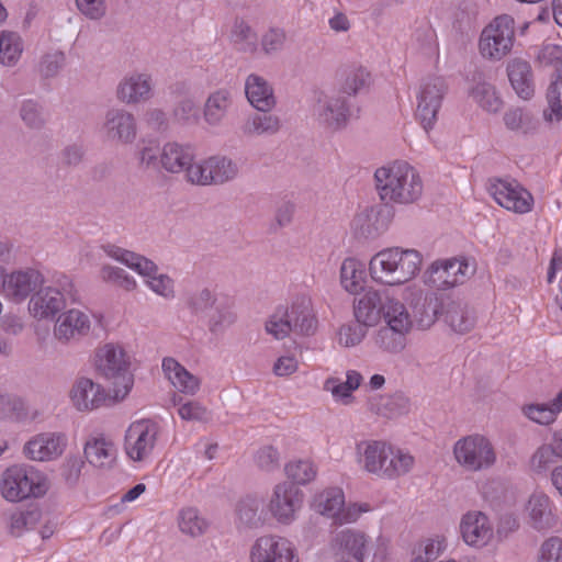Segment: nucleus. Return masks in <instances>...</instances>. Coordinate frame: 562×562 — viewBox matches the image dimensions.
I'll return each instance as SVG.
<instances>
[{
  "label": "nucleus",
  "instance_id": "obj_4",
  "mask_svg": "<svg viewBox=\"0 0 562 562\" xmlns=\"http://www.w3.org/2000/svg\"><path fill=\"white\" fill-rule=\"evenodd\" d=\"M48 488L47 476L33 467L12 465L1 474L0 493L9 502L42 497Z\"/></svg>",
  "mask_w": 562,
  "mask_h": 562
},
{
  "label": "nucleus",
  "instance_id": "obj_44",
  "mask_svg": "<svg viewBox=\"0 0 562 562\" xmlns=\"http://www.w3.org/2000/svg\"><path fill=\"white\" fill-rule=\"evenodd\" d=\"M522 409L532 422L548 425L554 422L557 414L562 411V391L550 404H530Z\"/></svg>",
  "mask_w": 562,
  "mask_h": 562
},
{
  "label": "nucleus",
  "instance_id": "obj_2",
  "mask_svg": "<svg viewBox=\"0 0 562 562\" xmlns=\"http://www.w3.org/2000/svg\"><path fill=\"white\" fill-rule=\"evenodd\" d=\"M422 261V255L415 249L390 247L380 250L370 259L369 273L376 283L401 285L418 273Z\"/></svg>",
  "mask_w": 562,
  "mask_h": 562
},
{
  "label": "nucleus",
  "instance_id": "obj_17",
  "mask_svg": "<svg viewBox=\"0 0 562 562\" xmlns=\"http://www.w3.org/2000/svg\"><path fill=\"white\" fill-rule=\"evenodd\" d=\"M303 503V493L294 484L283 482L276 485L269 503L272 516L282 524H290Z\"/></svg>",
  "mask_w": 562,
  "mask_h": 562
},
{
  "label": "nucleus",
  "instance_id": "obj_27",
  "mask_svg": "<svg viewBox=\"0 0 562 562\" xmlns=\"http://www.w3.org/2000/svg\"><path fill=\"white\" fill-rule=\"evenodd\" d=\"M74 406L81 412L99 408L106 401L104 390L87 378L79 379L70 391Z\"/></svg>",
  "mask_w": 562,
  "mask_h": 562
},
{
  "label": "nucleus",
  "instance_id": "obj_37",
  "mask_svg": "<svg viewBox=\"0 0 562 562\" xmlns=\"http://www.w3.org/2000/svg\"><path fill=\"white\" fill-rule=\"evenodd\" d=\"M162 370L168 380L179 391L194 394L199 390V379L187 371L176 359L165 358L162 360Z\"/></svg>",
  "mask_w": 562,
  "mask_h": 562
},
{
  "label": "nucleus",
  "instance_id": "obj_39",
  "mask_svg": "<svg viewBox=\"0 0 562 562\" xmlns=\"http://www.w3.org/2000/svg\"><path fill=\"white\" fill-rule=\"evenodd\" d=\"M371 83L370 72L361 66H350L341 70L340 92L347 95H356L369 88Z\"/></svg>",
  "mask_w": 562,
  "mask_h": 562
},
{
  "label": "nucleus",
  "instance_id": "obj_57",
  "mask_svg": "<svg viewBox=\"0 0 562 562\" xmlns=\"http://www.w3.org/2000/svg\"><path fill=\"white\" fill-rule=\"evenodd\" d=\"M539 63L543 66H551L554 68V78L559 75L562 76V47L559 45L543 46L537 56Z\"/></svg>",
  "mask_w": 562,
  "mask_h": 562
},
{
  "label": "nucleus",
  "instance_id": "obj_45",
  "mask_svg": "<svg viewBox=\"0 0 562 562\" xmlns=\"http://www.w3.org/2000/svg\"><path fill=\"white\" fill-rule=\"evenodd\" d=\"M21 37L15 32L2 31L0 35V64L11 67L22 54Z\"/></svg>",
  "mask_w": 562,
  "mask_h": 562
},
{
  "label": "nucleus",
  "instance_id": "obj_24",
  "mask_svg": "<svg viewBox=\"0 0 562 562\" xmlns=\"http://www.w3.org/2000/svg\"><path fill=\"white\" fill-rule=\"evenodd\" d=\"M42 283L43 277L37 270L15 271L5 276L3 293L14 302H22Z\"/></svg>",
  "mask_w": 562,
  "mask_h": 562
},
{
  "label": "nucleus",
  "instance_id": "obj_32",
  "mask_svg": "<svg viewBox=\"0 0 562 562\" xmlns=\"http://www.w3.org/2000/svg\"><path fill=\"white\" fill-rule=\"evenodd\" d=\"M87 461L101 469L111 468L116 459V449L114 443L104 436L90 437L83 448Z\"/></svg>",
  "mask_w": 562,
  "mask_h": 562
},
{
  "label": "nucleus",
  "instance_id": "obj_34",
  "mask_svg": "<svg viewBox=\"0 0 562 562\" xmlns=\"http://www.w3.org/2000/svg\"><path fill=\"white\" fill-rule=\"evenodd\" d=\"M233 104L231 90L220 88L209 94L203 106V117L207 125L216 127L222 125Z\"/></svg>",
  "mask_w": 562,
  "mask_h": 562
},
{
  "label": "nucleus",
  "instance_id": "obj_40",
  "mask_svg": "<svg viewBox=\"0 0 562 562\" xmlns=\"http://www.w3.org/2000/svg\"><path fill=\"white\" fill-rule=\"evenodd\" d=\"M177 519L180 531L191 538L201 537L209 529L207 520L194 507L182 508Z\"/></svg>",
  "mask_w": 562,
  "mask_h": 562
},
{
  "label": "nucleus",
  "instance_id": "obj_56",
  "mask_svg": "<svg viewBox=\"0 0 562 562\" xmlns=\"http://www.w3.org/2000/svg\"><path fill=\"white\" fill-rule=\"evenodd\" d=\"M266 330L276 339L285 338L292 330L288 316H284V308H278L266 323Z\"/></svg>",
  "mask_w": 562,
  "mask_h": 562
},
{
  "label": "nucleus",
  "instance_id": "obj_52",
  "mask_svg": "<svg viewBox=\"0 0 562 562\" xmlns=\"http://www.w3.org/2000/svg\"><path fill=\"white\" fill-rule=\"evenodd\" d=\"M367 328L357 321L344 324L338 330L339 345L346 348L358 346L364 339Z\"/></svg>",
  "mask_w": 562,
  "mask_h": 562
},
{
  "label": "nucleus",
  "instance_id": "obj_61",
  "mask_svg": "<svg viewBox=\"0 0 562 562\" xmlns=\"http://www.w3.org/2000/svg\"><path fill=\"white\" fill-rule=\"evenodd\" d=\"M279 452L272 446L262 447L255 454V462L259 469L266 472H272L279 469Z\"/></svg>",
  "mask_w": 562,
  "mask_h": 562
},
{
  "label": "nucleus",
  "instance_id": "obj_51",
  "mask_svg": "<svg viewBox=\"0 0 562 562\" xmlns=\"http://www.w3.org/2000/svg\"><path fill=\"white\" fill-rule=\"evenodd\" d=\"M285 473L288 477L292 480L291 483H294L296 486L297 484H307L316 476L314 464L308 460H299L288 463L285 465Z\"/></svg>",
  "mask_w": 562,
  "mask_h": 562
},
{
  "label": "nucleus",
  "instance_id": "obj_53",
  "mask_svg": "<svg viewBox=\"0 0 562 562\" xmlns=\"http://www.w3.org/2000/svg\"><path fill=\"white\" fill-rule=\"evenodd\" d=\"M234 312L225 305H217L214 313L209 317V330L213 335H222L231 325L235 323Z\"/></svg>",
  "mask_w": 562,
  "mask_h": 562
},
{
  "label": "nucleus",
  "instance_id": "obj_43",
  "mask_svg": "<svg viewBox=\"0 0 562 562\" xmlns=\"http://www.w3.org/2000/svg\"><path fill=\"white\" fill-rule=\"evenodd\" d=\"M364 270L363 266L353 258H347L340 267V282L344 289L356 294L362 290Z\"/></svg>",
  "mask_w": 562,
  "mask_h": 562
},
{
  "label": "nucleus",
  "instance_id": "obj_59",
  "mask_svg": "<svg viewBox=\"0 0 562 562\" xmlns=\"http://www.w3.org/2000/svg\"><path fill=\"white\" fill-rule=\"evenodd\" d=\"M173 119L181 124L195 123L198 120V108L195 102L186 98L178 102L172 111Z\"/></svg>",
  "mask_w": 562,
  "mask_h": 562
},
{
  "label": "nucleus",
  "instance_id": "obj_19",
  "mask_svg": "<svg viewBox=\"0 0 562 562\" xmlns=\"http://www.w3.org/2000/svg\"><path fill=\"white\" fill-rule=\"evenodd\" d=\"M102 132L108 140L132 144L137 136V123L133 113L124 109H110L105 113Z\"/></svg>",
  "mask_w": 562,
  "mask_h": 562
},
{
  "label": "nucleus",
  "instance_id": "obj_15",
  "mask_svg": "<svg viewBox=\"0 0 562 562\" xmlns=\"http://www.w3.org/2000/svg\"><path fill=\"white\" fill-rule=\"evenodd\" d=\"M158 435V427L148 419L133 423L125 434V451L134 461L147 458L154 447Z\"/></svg>",
  "mask_w": 562,
  "mask_h": 562
},
{
  "label": "nucleus",
  "instance_id": "obj_60",
  "mask_svg": "<svg viewBox=\"0 0 562 562\" xmlns=\"http://www.w3.org/2000/svg\"><path fill=\"white\" fill-rule=\"evenodd\" d=\"M538 562H562V539L550 537L540 547Z\"/></svg>",
  "mask_w": 562,
  "mask_h": 562
},
{
  "label": "nucleus",
  "instance_id": "obj_47",
  "mask_svg": "<svg viewBox=\"0 0 562 562\" xmlns=\"http://www.w3.org/2000/svg\"><path fill=\"white\" fill-rule=\"evenodd\" d=\"M546 99L548 108L543 110L546 121H560L562 119V76L559 75L550 82Z\"/></svg>",
  "mask_w": 562,
  "mask_h": 562
},
{
  "label": "nucleus",
  "instance_id": "obj_38",
  "mask_svg": "<svg viewBox=\"0 0 562 562\" xmlns=\"http://www.w3.org/2000/svg\"><path fill=\"white\" fill-rule=\"evenodd\" d=\"M281 128V121L274 114H252L243 123L240 131L245 137H255L262 135H274Z\"/></svg>",
  "mask_w": 562,
  "mask_h": 562
},
{
  "label": "nucleus",
  "instance_id": "obj_42",
  "mask_svg": "<svg viewBox=\"0 0 562 562\" xmlns=\"http://www.w3.org/2000/svg\"><path fill=\"white\" fill-rule=\"evenodd\" d=\"M211 186L224 184L234 180L238 175V167L226 156L209 157Z\"/></svg>",
  "mask_w": 562,
  "mask_h": 562
},
{
  "label": "nucleus",
  "instance_id": "obj_11",
  "mask_svg": "<svg viewBox=\"0 0 562 562\" xmlns=\"http://www.w3.org/2000/svg\"><path fill=\"white\" fill-rule=\"evenodd\" d=\"M106 252L111 258L134 269L140 276L147 277L149 288L157 294L164 297H170L173 295L172 280L166 274L156 276L157 266L151 260L115 246H110L106 249Z\"/></svg>",
  "mask_w": 562,
  "mask_h": 562
},
{
  "label": "nucleus",
  "instance_id": "obj_30",
  "mask_svg": "<svg viewBox=\"0 0 562 562\" xmlns=\"http://www.w3.org/2000/svg\"><path fill=\"white\" fill-rule=\"evenodd\" d=\"M507 76L515 92L524 100L535 94V81L531 65L521 58H514L507 64Z\"/></svg>",
  "mask_w": 562,
  "mask_h": 562
},
{
  "label": "nucleus",
  "instance_id": "obj_14",
  "mask_svg": "<svg viewBox=\"0 0 562 562\" xmlns=\"http://www.w3.org/2000/svg\"><path fill=\"white\" fill-rule=\"evenodd\" d=\"M488 192L502 207L518 214H525L531 211L533 198L530 192L514 183L503 179L490 181Z\"/></svg>",
  "mask_w": 562,
  "mask_h": 562
},
{
  "label": "nucleus",
  "instance_id": "obj_62",
  "mask_svg": "<svg viewBox=\"0 0 562 562\" xmlns=\"http://www.w3.org/2000/svg\"><path fill=\"white\" fill-rule=\"evenodd\" d=\"M184 172L189 182L199 186H211L209 158L198 164L192 161Z\"/></svg>",
  "mask_w": 562,
  "mask_h": 562
},
{
  "label": "nucleus",
  "instance_id": "obj_8",
  "mask_svg": "<svg viewBox=\"0 0 562 562\" xmlns=\"http://www.w3.org/2000/svg\"><path fill=\"white\" fill-rule=\"evenodd\" d=\"M453 456L457 463L470 472L490 469L496 462L492 442L482 435H470L459 439L453 446Z\"/></svg>",
  "mask_w": 562,
  "mask_h": 562
},
{
  "label": "nucleus",
  "instance_id": "obj_33",
  "mask_svg": "<svg viewBox=\"0 0 562 562\" xmlns=\"http://www.w3.org/2000/svg\"><path fill=\"white\" fill-rule=\"evenodd\" d=\"M245 93L249 103L260 112H269L276 105L272 87L265 78L256 74L247 77Z\"/></svg>",
  "mask_w": 562,
  "mask_h": 562
},
{
  "label": "nucleus",
  "instance_id": "obj_23",
  "mask_svg": "<svg viewBox=\"0 0 562 562\" xmlns=\"http://www.w3.org/2000/svg\"><path fill=\"white\" fill-rule=\"evenodd\" d=\"M293 333L311 336L317 329V318L313 310L312 300L307 296H297L290 307L284 308Z\"/></svg>",
  "mask_w": 562,
  "mask_h": 562
},
{
  "label": "nucleus",
  "instance_id": "obj_29",
  "mask_svg": "<svg viewBox=\"0 0 562 562\" xmlns=\"http://www.w3.org/2000/svg\"><path fill=\"white\" fill-rule=\"evenodd\" d=\"M89 330V316L79 310L71 308L58 317L54 334L58 340L68 341L69 339L87 335Z\"/></svg>",
  "mask_w": 562,
  "mask_h": 562
},
{
  "label": "nucleus",
  "instance_id": "obj_41",
  "mask_svg": "<svg viewBox=\"0 0 562 562\" xmlns=\"http://www.w3.org/2000/svg\"><path fill=\"white\" fill-rule=\"evenodd\" d=\"M528 506L533 528L546 530L552 527L554 519L550 509V501L546 495H532Z\"/></svg>",
  "mask_w": 562,
  "mask_h": 562
},
{
  "label": "nucleus",
  "instance_id": "obj_10",
  "mask_svg": "<svg viewBox=\"0 0 562 562\" xmlns=\"http://www.w3.org/2000/svg\"><path fill=\"white\" fill-rule=\"evenodd\" d=\"M68 300L76 302L77 291L72 281L63 276L58 279V288L47 286L33 294L29 303V310L38 318L53 317L65 307Z\"/></svg>",
  "mask_w": 562,
  "mask_h": 562
},
{
  "label": "nucleus",
  "instance_id": "obj_46",
  "mask_svg": "<svg viewBox=\"0 0 562 562\" xmlns=\"http://www.w3.org/2000/svg\"><path fill=\"white\" fill-rule=\"evenodd\" d=\"M345 506L344 492L338 488H328L315 497V507L322 515L335 518Z\"/></svg>",
  "mask_w": 562,
  "mask_h": 562
},
{
  "label": "nucleus",
  "instance_id": "obj_21",
  "mask_svg": "<svg viewBox=\"0 0 562 562\" xmlns=\"http://www.w3.org/2000/svg\"><path fill=\"white\" fill-rule=\"evenodd\" d=\"M67 437L63 432H43L24 446V454L34 461H50L60 457L66 449Z\"/></svg>",
  "mask_w": 562,
  "mask_h": 562
},
{
  "label": "nucleus",
  "instance_id": "obj_20",
  "mask_svg": "<svg viewBox=\"0 0 562 562\" xmlns=\"http://www.w3.org/2000/svg\"><path fill=\"white\" fill-rule=\"evenodd\" d=\"M314 113L318 123L331 131L344 128L350 116L347 100L339 94H322Z\"/></svg>",
  "mask_w": 562,
  "mask_h": 562
},
{
  "label": "nucleus",
  "instance_id": "obj_13",
  "mask_svg": "<svg viewBox=\"0 0 562 562\" xmlns=\"http://www.w3.org/2000/svg\"><path fill=\"white\" fill-rule=\"evenodd\" d=\"M392 217L393 211L387 204L366 207L355 215L352 232L357 238L374 239L387 229Z\"/></svg>",
  "mask_w": 562,
  "mask_h": 562
},
{
  "label": "nucleus",
  "instance_id": "obj_48",
  "mask_svg": "<svg viewBox=\"0 0 562 562\" xmlns=\"http://www.w3.org/2000/svg\"><path fill=\"white\" fill-rule=\"evenodd\" d=\"M472 97L480 106L490 113H497L503 106V101L498 97L495 87L487 82H479L472 89Z\"/></svg>",
  "mask_w": 562,
  "mask_h": 562
},
{
  "label": "nucleus",
  "instance_id": "obj_25",
  "mask_svg": "<svg viewBox=\"0 0 562 562\" xmlns=\"http://www.w3.org/2000/svg\"><path fill=\"white\" fill-rule=\"evenodd\" d=\"M153 79L148 74H132L117 86V99L127 104L145 102L151 98Z\"/></svg>",
  "mask_w": 562,
  "mask_h": 562
},
{
  "label": "nucleus",
  "instance_id": "obj_1",
  "mask_svg": "<svg viewBox=\"0 0 562 562\" xmlns=\"http://www.w3.org/2000/svg\"><path fill=\"white\" fill-rule=\"evenodd\" d=\"M374 179L379 195L385 204H409L417 201L424 190L423 181L417 170L406 161L378 168Z\"/></svg>",
  "mask_w": 562,
  "mask_h": 562
},
{
  "label": "nucleus",
  "instance_id": "obj_55",
  "mask_svg": "<svg viewBox=\"0 0 562 562\" xmlns=\"http://www.w3.org/2000/svg\"><path fill=\"white\" fill-rule=\"evenodd\" d=\"M101 278L103 281L113 283L126 291L134 290L136 282L126 272L117 267L103 266L101 269Z\"/></svg>",
  "mask_w": 562,
  "mask_h": 562
},
{
  "label": "nucleus",
  "instance_id": "obj_7",
  "mask_svg": "<svg viewBox=\"0 0 562 562\" xmlns=\"http://www.w3.org/2000/svg\"><path fill=\"white\" fill-rule=\"evenodd\" d=\"M384 321L386 325L375 333L374 344L385 352L397 353L405 348L406 335L412 327L411 316L403 303H392Z\"/></svg>",
  "mask_w": 562,
  "mask_h": 562
},
{
  "label": "nucleus",
  "instance_id": "obj_64",
  "mask_svg": "<svg viewBox=\"0 0 562 562\" xmlns=\"http://www.w3.org/2000/svg\"><path fill=\"white\" fill-rule=\"evenodd\" d=\"M555 457H558V453L552 443L539 447L530 461L532 470L536 472L544 471L549 464L554 462Z\"/></svg>",
  "mask_w": 562,
  "mask_h": 562
},
{
  "label": "nucleus",
  "instance_id": "obj_6",
  "mask_svg": "<svg viewBox=\"0 0 562 562\" xmlns=\"http://www.w3.org/2000/svg\"><path fill=\"white\" fill-rule=\"evenodd\" d=\"M514 42L515 21L510 15L503 14L483 29L479 50L484 58L498 61L512 52Z\"/></svg>",
  "mask_w": 562,
  "mask_h": 562
},
{
  "label": "nucleus",
  "instance_id": "obj_5",
  "mask_svg": "<svg viewBox=\"0 0 562 562\" xmlns=\"http://www.w3.org/2000/svg\"><path fill=\"white\" fill-rule=\"evenodd\" d=\"M95 366L100 374L113 381V397L123 400L134 383L124 350L111 344L103 346L97 352Z\"/></svg>",
  "mask_w": 562,
  "mask_h": 562
},
{
  "label": "nucleus",
  "instance_id": "obj_12",
  "mask_svg": "<svg viewBox=\"0 0 562 562\" xmlns=\"http://www.w3.org/2000/svg\"><path fill=\"white\" fill-rule=\"evenodd\" d=\"M329 548L335 562H364L370 538L360 530L346 528L333 535Z\"/></svg>",
  "mask_w": 562,
  "mask_h": 562
},
{
  "label": "nucleus",
  "instance_id": "obj_36",
  "mask_svg": "<svg viewBox=\"0 0 562 562\" xmlns=\"http://www.w3.org/2000/svg\"><path fill=\"white\" fill-rule=\"evenodd\" d=\"M445 322L457 333L470 331L475 325L474 311L463 301L446 299Z\"/></svg>",
  "mask_w": 562,
  "mask_h": 562
},
{
  "label": "nucleus",
  "instance_id": "obj_35",
  "mask_svg": "<svg viewBox=\"0 0 562 562\" xmlns=\"http://www.w3.org/2000/svg\"><path fill=\"white\" fill-rule=\"evenodd\" d=\"M446 299L436 294H427L415 300L413 305V315L417 326L420 329H428L438 319L440 313L443 314Z\"/></svg>",
  "mask_w": 562,
  "mask_h": 562
},
{
  "label": "nucleus",
  "instance_id": "obj_58",
  "mask_svg": "<svg viewBox=\"0 0 562 562\" xmlns=\"http://www.w3.org/2000/svg\"><path fill=\"white\" fill-rule=\"evenodd\" d=\"M443 539H427L419 543L415 559L420 562H432L445 550Z\"/></svg>",
  "mask_w": 562,
  "mask_h": 562
},
{
  "label": "nucleus",
  "instance_id": "obj_22",
  "mask_svg": "<svg viewBox=\"0 0 562 562\" xmlns=\"http://www.w3.org/2000/svg\"><path fill=\"white\" fill-rule=\"evenodd\" d=\"M435 281L442 285L456 286L464 283L476 270L474 260L467 258H452L445 261H436L430 267Z\"/></svg>",
  "mask_w": 562,
  "mask_h": 562
},
{
  "label": "nucleus",
  "instance_id": "obj_9",
  "mask_svg": "<svg viewBox=\"0 0 562 562\" xmlns=\"http://www.w3.org/2000/svg\"><path fill=\"white\" fill-rule=\"evenodd\" d=\"M448 86L442 77L431 76L422 80L416 93V119L423 128L432 130L441 109Z\"/></svg>",
  "mask_w": 562,
  "mask_h": 562
},
{
  "label": "nucleus",
  "instance_id": "obj_50",
  "mask_svg": "<svg viewBox=\"0 0 562 562\" xmlns=\"http://www.w3.org/2000/svg\"><path fill=\"white\" fill-rule=\"evenodd\" d=\"M232 37L238 48L246 53H254L257 49V34L245 21H236L232 31Z\"/></svg>",
  "mask_w": 562,
  "mask_h": 562
},
{
  "label": "nucleus",
  "instance_id": "obj_26",
  "mask_svg": "<svg viewBox=\"0 0 562 562\" xmlns=\"http://www.w3.org/2000/svg\"><path fill=\"white\" fill-rule=\"evenodd\" d=\"M462 538L467 544L483 547L493 536V529L487 516L481 512L464 515L460 525Z\"/></svg>",
  "mask_w": 562,
  "mask_h": 562
},
{
  "label": "nucleus",
  "instance_id": "obj_16",
  "mask_svg": "<svg viewBox=\"0 0 562 562\" xmlns=\"http://www.w3.org/2000/svg\"><path fill=\"white\" fill-rule=\"evenodd\" d=\"M392 303H401L396 299L383 296L378 290L366 291L353 302V315L357 322L372 327L379 324L381 318L386 319L387 307Z\"/></svg>",
  "mask_w": 562,
  "mask_h": 562
},
{
  "label": "nucleus",
  "instance_id": "obj_63",
  "mask_svg": "<svg viewBox=\"0 0 562 562\" xmlns=\"http://www.w3.org/2000/svg\"><path fill=\"white\" fill-rule=\"evenodd\" d=\"M324 390L330 392L337 402L349 405L355 400L352 391L337 378H328L324 383Z\"/></svg>",
  "mask_w": 562,
  "mask_h": 562
},
{
  "label": "nucleus",
  "instance_id": "obj_3",
  "mask_svg": "<svg viewBox=\"0 0 562 562\" xmlns=\"http://www.w3.org/2000/svg\"><path fill=\"white\" fill-rule=\"evenodd\" d=\"M358 461L369 473L383 479H395L406 474L414 458L395 450L383 441H361L357 445Z\"/></svg>",
  "mask_w": 562,
  "mask_h": 562
},
{
  "label": "nucleus",
  "instance_id": "obj_31",
  "mask_svg": "<svg viewBox=\"0 0 562 562\" xmlns=\"http://www.w3.org/2000/svg\"><path fill=\"white\" fill-rule=\"evenodd\" d=\"M194 149L190 145L169 142L164 145L159 153L161 168L171 173L186 171L187 167L194 160Z\"/></svg>",
  "mask_w": 562,
  "mask_h": 562
},
{
  "label": "nucleus",
  "instance_id": "obj_18",
  "mask_svg": "<svg viewBox=\"0 0 562 562\" xmlns=\"http://www.w3.org/2000/svg\"><path fill=\"white\" fill-rule=\"evenodd\" d=\"M251 562H299L293 544L283 537L262 536L251 548Z\"/></svg>",
  "mask_w": 562,
  "mask_h": 562
},
{
  "label": "nucleus",
  "instance_id": "obj_28",
  "mask_svg": "<svg viewBox=\"0 0 562 562\" xmlns=\"http://www.w3.org/2000/svg\"><path fill=\"white\" fill-rule=\"evenodd\" d=\"M235 512L239 529H258L266 524L267 512L262 498L246 496L237 503Z\"/></svg>",
  "mask_w": 562,
  "mask_h": 562
},
{
  "label": "nucleus",
  "instance_id": "obj_54",
  "mask_svg": "<svg viewBox=\"0 0 562 562\" xmlns=\"http://www.w3.org/2000/svg\"><path fill=\"white\" fill-rule=\"evenodd\" d=\"M65 63L66 56L63 52L55 50L47 53L41 58L38 72L45 79L54 78L59 74Z\"/></svg>",
  "mask_w": 562,
  "mask_h": 562
},
{
  "label": "nucleus",
  "instance_id": "obj_49",
  "mask_svg": "<svg viewBox=\"0 0 562 562\" xmlns=\"http://www.w3.org/2000/svg\"><path fill=\"white\" fill-rule=\"evenodd\" d=\"M20 117L31 128L40 131L46 124L43 106L34 100H24L20 108Z\"/></svg>",
  "mask_w": 562,
  "mask_h": 562
}]
</instances>
